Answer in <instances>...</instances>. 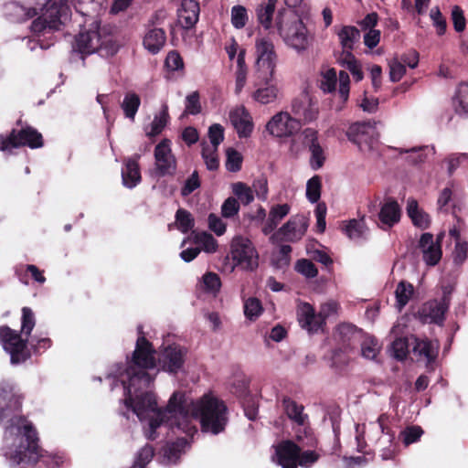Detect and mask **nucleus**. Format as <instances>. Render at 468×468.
I'll use <instances>...</instances> for the list:
<instances>
[{
    "instance_id": "7c9ffc66",
    "label": "nucleus",
    "mask_w": 468,
    "mask_h": 468,
    "mask_svg": "<svg viewBox=\"0 0 468 468\" xmlns=\"http://www.w3.org/2000/svg\"><path fill=\"white\" fill-rule=\"evenodd\" d=\"M166 41L165 31L159 27L149 29L144 37V48L152 54H157Z\"/></svg>"
},
{
    "instance_id": "79ce46f5",
    "label": "nucleus",
    "mask_w": 468,
    "mask_h": 468,
    "mask_svg": "<svg viewBox=\"0 0 468 468\" xmlns=\"http://www.w3.org/2000/svg\"><path fill=\"white\" fill-rule=\"evenodd\" d=\"M414 292L413 285L406 281H401L397 285L395 291V296L397 301V306L401 310L410 300Z\"/></svg>"
},
{
    "instance_id": "680f3d73",
    "label": "nucleus",
    "mask_w": 468,
    "mask_h": 468,
    "mask_svg": "<svg viewBox=\"0 0 468 468\" xmlns=\"http://www.w3.org/2000/svg\"><path fill=\"white\" fill-rule=\"evenodd\" d=\"M217 151L218 150H215V148H210L209 146H204L202 148V157L206 163L207 168L210 171L217 170L219 165Z\"/></svg>"
},
{
    "instance_id": "473e14b6",
    "label": "nucleus",
    "mask_w": 468,
    "mask_h": 468,
    "mask_svg": "<svg viewBox=\"0 0 468 468\" xmlns=\"http://www.w3.org/2000/svg\"><path fill=\"white\" fill-rule=\"evenodd\" d=\"M290 206L288 204L275 205L271 207L269 217L262 228L265 235L271 234L279 225V223L289 214Z\"/></svg>"
},
{
    "instance_id": "13d9d810",
    "label": "nucleus",
    "mask_w": 468,
    "mask_h": 468,
    "mask_svg": "<svg viewBox=\"0 0 468 468\" xmlns=\"http://www.w3.org/2000/svg\"><path fill=\"white\" fill-rule=\"evenodd\" d=\"M456 97L459 102L456 112L468 114V81L459 84Z\"/></svg>"
},
{
    "instance_id": "ea45409f",
    "label": "nucleus",
    "mask_w": 468,
    "mask_h": 468,
    "mask_svg": "<svg viewBox=\"0 0 468 468\" xmlns=\"http://www.w3.org/2000/svg\"><path fill=\"white\" fill-rule=\"evenodd\" d=\"M141 105V99L135 92H127L121 107L126 118L134 120L135 114Z\"/></svg>"
},
{
    "instance_id": "0e129e2a",
    "label": "nucleus",
    "mask_w": 468,
    "mask_h": 468,
    "mask_svg": "<svg viewBox=\"0 0 468 468\" xmlns=\"http://www.w3.org/2000/svg\"><path fill=\"white\" fill-rule=\"evenodd\" d=\"M239 202L233 197H228L221 206V214L226 218H230L239 211Z\"/></svg>"
},
{
    "instance_id": "9b49d317",
    "label": "nucleus",
    "mask_w": 468,
    "mask_h": 468,
    "mask_svg": "<svg viewBox=\"0 0 468 468\" xmlns=\"http://www.w3.org/2000/svg\"><path fill=\"white\" fill-rule=\"evenodd\" d=\"M43 145L44 139L42 134L31 126L24 127L19 131L13 130L5 139H2V151L20 146L37 149Z\"/></svg>"
},
{
    "instance_id": "774afa93",
    "label": "nucleus",
    "mask_w": 468,
    "mask_h": 468,
    "mask_svg": "<svg viewBox=\"0 0 468 468\" xmlns=\"http://www.w3.org/2000/svg\"><path fill=\"white\" fill-rule=\"evenodd\" d=\"M208 138L215 150L224 140V128L219 123H214L208 128Z\"/></svg>"
},
{
    "instance_id": "c85d7f7f",
    "label": "nucleus",
    "mask_w": 468,
    "mask_h": 468,
    "mask_svg": "<svg viewBox=\"0 0 468 468\" xmlns=\"http://www.w3.org/2000/svg\"><path fill=\"white\" fill-rule=\"evenodd\" d=\"M23 397L16 390L15 387L5 384L2 386V401H5V408L2 407V420L8 416L7 411L20 412Z\"/></svg>"
},
{
    "instance_id": "a878e982",
    "label": "nucleus",
    "mask_w": 468,
    "mask_h": 468,
    "mask_svg": "<svg viewBox=\"0 0 468 468\" xmlns=\"http://www.w3.org/2000/svg\"><path fill=\"white\" fill-rule=\"evenodd\" d=\"M140 157V154H136L124 161V166L122 169V181L127 188H133L142 181Z\"/></svg>"
},
{
    "instance_id": "8fccbe9b",
    "label": "nucleus",
    "mask_w": 468,
    "mask_h": 468,
    "mask_svg": "<svg viewBox=\"0 0 468 468\" xmlns=\"http://www.w3.org/2000/svg\"><path fill=\"white\" fill-rule=\"evenodd\" d=\"M201 111L200 95L197 90H195L186 97L184 115H197Z\"/></svg>"
},
{
    "instance_id": "393cba45",
    "label": "nucleus",
    "mask_w": 468,
    "mask_h": 468,
    "mask_svg": "<svg viewBox=\"0 0 468 468\" xmlns=\"http://www.w3.org/2000/svg\"><path fill=\"white\" fill-rule=\"evenodd\" d=\"M401 217V209L398 201L392 197H388L382 204L378 212V219L383 225V229H388L399 222Z\"/></svg>"
},
{
    "instance_id": "338daca9",
    "label": "nucleus",
    "mask_w": 468,
    "mask_h": 468,
    "mask_svg": "<svg viewBox=\"0 0 468 468\" xmlns=\"http://www.w3.org/2000/svg\"><path fill=\"white\" fill-rule=\"evenodd\" d=\"M352 352V350H345L343 347L337 346L332 355V366L336 368H341L346 366L349 363V356L348 353Z\"/></svg>"
},
{
    "instance_id": "5701e85b",
    "label": "nucleus",
    "mask_w": 468,
    "mask_h": 468,
    "mask_svg": "<svg viewBox=\"0 0 468 468\" xmlns=\"http://www.w3.org/2000/svg\"><path fill=\"white\" fill-rule=\"evenodd\" d=\"M296 315L299 324L303 329L309 333H317L323 331V324L318 320V313L315 312L314 306L309 303H301L296 310Z\"/></svg>"
},
{
    "instance_id": "ddd939ff",
    "label": "nucleus",
    "mask_w": 468,
    "mask_h": 468,
    "mask_svg": "<svg viewBox=\"0 0 468 468\" xmlns=\"http://www.w3.org/2000/svg\"><path fill=\"white\" fill-rule=\"evenodd\" d=\"M186 349L173 344L165 347L158 356L160 368L170 374L178 373L185 364Z\"/></svg>"
},
{
    "instance_id": "c756f323",
    "label": "nucleus",
    "mask_w": 468,
    "mask_h": 468,
    "mask_svg": "<svg viewBox=\"0 0 468 468\" xmlns=\"http://www.w3.org/2000/svg\"><path fill=\"white\" fill-rule=\"evenodd\" d=\"M342 47L341 53H353L356 43L359 42L360 30L354 26H343L336 33Z\"/></svg>"
},
{
    "instance_id": "b1692460",
    "label": "nucleus",
    "mask_w": 468,
    "mask_h": 468,
    "mask_svg": "<svg viewBox=\"0 0 468 468\" xmlns=\"http://www.w3.org/2000/svg\"><path fill=\"white\" fill-rule=\"evenodd\" d=\"M229 120L239 138H248L253 131V122L245 107L236 108L229 112Z\"/></svg>"
},
{
    "instance_id": "69168bd1",
    "label": "nucleus",
    "mask_w": 468,
    "mask_h": 468,
    "mask_svg": "<svg viewBox=\"0 0 468 468\" xmlns=\"http://www.w3.org/2000/svg\"><path fill=\"white\" fill-rule=\"evenodd\" d=\"M423 434V430L420 426L407 427L400 435L403 437V443L408 446L420 440Z\"/></svg>"
},
{
    "instance_id": "1a4fd4ad",
    "label": "nucleus",
    "mask_w": 468,
    "mask_h": 468,
    "mask_svg": "<svg viewBox=\"0 0 468 468\" xmlns=\"http://www.w3.org/2000/svg\"><path fill=\"white\" fill-rule=\"evenodd\" d=\"M28 338L23 339L21 335L2 325V343L4 349L10 355V361L13 365L26 362L31 356L27 347Z\"/></svg>"
},
{
    "instance_id": "c9c22d12",
    "label": "nucleus",
    "mask_w": 468,
    "mask_h": 468,
    "mask_svg": "<svg viewBox=\"0 0 468 468\" xmlns=\"http://www.w3.org/2000/svg\"><path fill=\"white\" fill-rule=\"evenodd\" d=\"M440 345L438 341L430 339H417L413 347L415 353L423 356L429 363L434 362L438 356Z\"/></svg>"
},
{
    "instance_id": "6e6d98bb",
    "label": "nucleus",
    "mask_w": 468,
    "mask_h": 468,
    "mask_svg": "<svg viewBox=\"0 0 468 468\" xmlns=\"http://www.w3.org/2000/svg\"><path fill=\"white\" fill-rule=\"evenodd\" d=\"M295 271L305 276L308 279H312L317 276L318 270L312 261L307 259L298 260L294 266Z\"/></svg>"
},
{
    "instance_id": "e433bc0d",
    "label": "nucleus",
    "mask_w": 468,
    "mask_h": 468,
    "mask_svg": "<svg viewBox=\"0 0 468 468\" xmlns=\"http://www.w3.org/2000/svg\"><path fill=\"white\" fill-rule=\"evenodd\" d=\"M282 407L288 418L293 420L298 425H303L307 415L303 413V407L299 405L289 397H284L282 399Z\"/></svg>"
},
{
    "instance_id": "20e7f679",
    "label": "nucleus",
    "mask_w": 468,
    "mask_h": 468,
    "mask_svg": "<svg viewBox=\"0 0 468 468\" xmlns=\"http://www.w3.org/2000/svg\"><path fill=\"white\" fill-rule=\"evenodd\" d=\"M195 415L199 418L201 430L218 434L224 431L228 423V408L223 400L204 395L195 408Z\"/></svg>"
},
{
    "instance_id": "f257e3e1",
    "label": "nucleus",
    "mask_w": 468,
    "mask_h": 468,
    "mask_svg": "<svg viewBox=\"0 0 468 468\" xmlns=\"http://www.w3.org/2000/svg\"><path fill=\"white\" fill-rule=\"evenodd\" d=\"M16 435L19 437V445L10 454V459L19 464L21 463L35 465L38 462L43 463L47 468L58 466L62 458L48 453L39 445L38 433L26 417L14 415L8 420V425L5 430V436Z\"/></svg>"
},
{
    "instance_id": "7ed1b4c3",
    "label": "nucleus",
    "mask_w": 468,
    "mask_h": 468,
    "mask_svg": "<svg viewBox=\"0 0 468 468\" xmlns=\"http://www.w3.org/2000/svg\"><path fill=\"white\" fill-rule=\"evenodd\" d=\"M74 48L84 55L98 53L101 58H110L118 52L119 44L110 27L101 26L95 20L89 28H82L76 36Z\"/></svg>"
},
{
    "instance_id": "2f4dec72",
    "label": "nucleus",
    "mask_w": 468,
    "mask_h": 468,
    "mask_svg": "<svg viewBox=\"0 0 468 468\" xmlns=\"http://www.w3.org/2000/svg\"><path fill=\"white\" fill-rule=\"evenodd\" d=\"M407 214L415 227L420 229H426L430 228L431 222V217L422 208L419 207L417 200H408Z\"/></svg>"
},
{
    "instance_id": "412c9836",
    "label": "nucleus",
    "mask_w": 468,
    "mask_h": 468,
    "mask_svg": "<svg viewBox=\"0 0 468 468\" xmlns=\"http://www.w3.org/2000/svg\"><path fill=\"white\" fill-rule=\"evenodd\" d=\"M300 451L301 447L292 441H282L275 446L277 463L282 468H297V458Z\"/></svg>"
},
{
    "instance_id": "052dcab7",
    "label": "nucleus",
    "mask_w": 468,
    "mask_h": 468,
    "mask_svg": "<svg viewBox=\"0 0 468 468\" xmlns=\"http://www.w3.org/2000/svg\"><path fill=\"white\" fill-rule=\"evenodd\" d=\"M430 17L432 21V25L436 27L437 34L439 36L444 35L447 29V22L439 6L431 8Z\"/></svg>"
},
{
    "instance_id": "864d4df0",
    "label": "nucleus",
    "mask_w": 468,
    "mask_h": 468,
    "mask_svg": "<svg viewBox=\"0 0 468 468\" xmlns=\"http://www.w3.org/2000/svg\"><path fill=\"white\" fill-rule=\"evenodd\" d=\"M248 19L249 16L245 6L238 5L231 8V23L235 28H243Z\"/></svg>"
},
{
    "instance_id": "f704fd0d",
    "label": "nucleus",
    "mask_w": 468,
    "mask_h": 468,
    "mask_svg": "<svg viewBox=\"0 0 468 468\" xmlns=\"http://www.w3.org/2000/svg\"><path fill=\"white\" fill-rule=\"evenodd\" d=\"M277 3L278 0H267L261 3L256 8L257 20L266 30L271 28Z\"/></svg>"
},
{
    "instance_id": "423d86ee",
    "label": "nucleus",
    "mask_w": 468,
    "mask_h": 468,
    "mask_svg": "<svg viewBox=\"0 0 468 468\" xmlns=\"http://www.w3.org/2000/svg\"><path fill=\"white\" fill-rule=\"evenodd\" d=\"M69 6L48 0L42 8L41 15L32 22L31 30L36 34L58 31L69 17Z\"/></svg>"
},
{
    "instance_id": "4be33fe9",
    "label": "nucleus",
    "mask_w": 468,
    "mask_h": 468,
    "mask_svg": "<svg viewBox=\"0 0 468 468\" xmlns=\"http://www.w3.org/2000/svg\"><path fill=\"white\" fill-rule=\"evenodd\" d=\"M200 7L196 0H182L177 9V23L186 30L195 27L199 19Z\"/></svg>"
},
{
    "instance_id": "aec40b11",
    "label": "nucleus",
    "mask_w": 468,
    "mask_h": 468,
    "mask_svg": "<svg viewBox=\"0 0 468 468\" xmlns=\"http://www.w3.org/2000/svg\"><path fill=\"white\" fill-rule=\"evenodd\" d=\"M303 144L308 148L311 153L310 166L314 170L320 169L325 162V154L319 144L318 133L312 128H306L303 132Z\"/></svg>"
},
{
    "instance_id": "f03ea898",
    "label": "nucleus",
    "mask_w": 468,
    "mask_h": 468,
    "mask_svg": "<svg viewBox=\"0 0 468 468\" xmlns=\"http://www.w3.org/2000/svg\"><path fill=\"white\" fill-rule=\"evenodd\" d=\"M136 340L135 349L127 361L125 375L129 379L130 389L134 388H149L154 381L155 375H151L149 370L155 369L157 362L154 357L155 350L153 344L143 335Z\"/></svg>"
},
{
    "instance_id": "de8ad7c7",
    "label": "nucleus",
    "mask_w": 468,
    "mask_h": 468,
    "mask_svg": "<svg viewBox=\"0 0 468 468\" xmlns=\"http://www.w3.org/2000/svg\"><path fill=\"white\" fill-rule=\"evenodd\" d=\"M176 221L178 225V229L182 233H187L194 228L195 220L189 211L184 208H179L176 212Z\"/></svg>"
},
{
    "instance_id": "72a5a7b5",
    "label": "nucleus",
    "mask_w": 468,
    "mask_h": 468,
    "mask_svg": "<svg viewBox=\"0 0 468 468\" xmlns=\"http://www.w3.org/2000/svg\"><path fill=\"white\" fill-rule=\"evenodd\" d=\"M338 64L350 71L355 81L359 82L364 79V73L360 61L353 53H340L337 58Z\"/></svg>"
},
{
    "instance_id": "6ab92c4d",
    "label": "nucleus",
    "mask_w": 468,
    "mask_h": 468,
    "mask_svg": "<svg viewBox=\"0 0 468 468\" xmlns=\"http://www.w3.org/2000/svg\"><path fill=\"white\" fill-rule=\"evenodd\" d=\"M364 332L356 325L349 323H342L336 327L335 338L338 346L345 350H355L361 339Z\"/></svg>"
},
{
    "instance_id": "37998d69",
    "label": "nucleus",
    "mask_w": 468,
    "mask_h": 468,
    "mask_svg": "<svg viewBox=\"0 0 468 468\" xmlns=\"http://www.w3.org/2000/svg\"><path fill=\"white\" fill-rule=\"evenodd\" d=\"M232 192L239 202L244 206L250 205L254 200L252 189L243 182L232 184Z\"/></svg>"
},
{
    "instance_id": "bb28decb",
    "label": "nucleus",
    "mask_w": 468,
    "mask_h": 468,
    "mask_svg": "<svg viewBox=\"0 0 468 468\" xmlns=\"http://www.w3.org/2000/svg\"><path fill=\"white\" fill-rule=\"evenodd\" d=\"M256 79L255 86L258 88L253 92L252 98L261 104L274 101L278 95V88L273 83V77L270 80H264L256 76Z\"/></svg>"
},
{
    "instance_id": "0eeeda50",
    "label": "nucleus",
    "mask_w": 468,
    "mask_h": 468,
    "mask_svg": "<svg viewBox=\"0 0 468 468\" xmlns=\"http://www.w3.org/2000/svg\"><path fill=\"white\" fill-rule=\"evenodd\" d=\"M256 48V76L264 80L274 77L278 56L273 42L267 38H257Z\"/></svg>"
},
{
    "instance_id": "39448f33",
    "label": "nucleus",
    "mask_w": 468,
    "mask_h": 468,
    "mask_svg": "<svg viewBox=\"0 0 468 468\" xmlns=\"http://www.w3.org/2000/svg\"><path fill=\"white\" fill-rule=\"evenodd\" d=\"M284 10H279L275 18V27L279 35L284 42L294 48L297 52L307 50L314 42V36L311 35L300 18H295L290 23L283 22Z\"/></svg>"
},
{
    "instance_id": "a19ab883",
    "label": "nucleus",
    "mask_w": 468,
    "mask_h": 468,
    "mask_svg": "<svg viewBox=\"0 0 468 468\" xmlns=\"http://www.w3.org/2000/svg\"><path fill=\"white\" fill-rule=\"evenodd\" d=\"M169 118L168 106L165 104L162 107L160 114L154 116L151 123V130L147 132L146 135L150 138L159 135L167 125Z\"/></svg>"
},
{
    "instance_id": "cd10ccee",
    "label": "nucleus",
    "mask_w": 468,
    "mask_h": 468,
    "mask_svg": "<svg viewBox=\"0 0 468 468\" xmlns=\"http://www.w3.org/2000/svg\"><path fill=\"white\" fill-rule=\"evenodd\" d=\"M166 410L171 414H178L182 417L183 422L177 424L178 429L185 430V428H187L191 430V428H188L189 410L183 394L173 393L168 400ZM192 429L195 431H197L195 427H192Z\"/></svg>"
},
{
    "instance_id": "a211bd4d",
    "label": "nucleus",
    "mask_w": 468,
    "mask_h": 468,
    "mask_svg": "<svg viewBox=\"0 0 468 468\" xmlns=\"http://www.w3.org/2000/svg\"><path fill=\"white\" fill-rule=\"evenodd\" d=\"M451 290L443 289L442 296L440 300H432L426 303L422 308L424 315L430 318V322L438 325H442L451 303Z\"/></svg>"
},
{
    "instance_id": "9d476101",
    "label": "nucleus",
    "mask_w": 468,
    "mask_h": 468,
    "mask_svg": "<svg viewBox=\"0 0 468 468\" xmlns=\"http://www.w3.org/2000/svg\"><path fill=\"white\" fill-rule=\"evenodd\" d=\"M230 253L236 265L243 270L253 271L259 265L258 252L248 238L235 237L231 241Z\"/></svg>"
},
{
    "instance_id": "dca6fc26",
    "label": "nucleus",
    "mask_w": 468,
    "mask_h": 468,
    "mask_svg": "<svg viewBox=\"0 0 468 468\" xmlns=\"http://www.w3.org/2000/svg\"><path fill=\"white\" fill-rule=\"evenodd\" d=\"M171 141L163 139L154 148V159L157 173L160 176H172L176 170V160L172 154Z\"/></svg>"
},
{
    "instance_id": "58836bf2",
    "label": "nucleus",
    "mask_w": 468,
    "mask_h": 468,
    "mask_svg": "<svg viewBox=\"0 0 468 468\" xmlns=\"http://www.w3.org/2000/svg\"><path fill=\"white\" fill-rule=\"evenodd\" d=\"M3 12L5 16L12 22H24L30 17L26 8L16 2L5 3Z\"/></svg>"
},
{
    "instance_id": "e2e57ef3",
    "label": "nucleus",
    "mask_w": 468,
    "mask_h": 468,
    "mask_svg": "<svg viewBox=\"0 0 468 468\" xmlns=\"http://www.w3.org/2000/svg\"><path fill=\"white\" fill-rule=\"evenodd\" d=\"M35 326V317L32 310L29 307L22 309V325L21 332L24 333L28 338Z\"/></svg>"
},
{
    "instance_id": "4d7b16f0",
    "label": "nucleus",
    "mask_w": 468,
    "mask_h": 468,
    "mask_svg": "<svg viewBox=\"0 0 468 468\" xmlns=\"http://www.w3.org/2000/svg\"><path fill=\"white\" fill-rule=\"evenodd\" d=\"M242 155L235 149L227 150L226 168L229 172H239L242 165Z\"/></svg>"
},
{
    "instance_id": "2eb2a0df",
    "label": "nucleus",
    "mask_w": 468,
    "mask_h": 468,
    "mask_svg": "<svg viewBox=\"0 0 468 468\" xmlns=\"http://www.w3.org/2000/svg\"><path fill=\"white\" fill-rule=\"evenodd\" d=\"M308 226V218L305 216L296 215L283 224L272 238L281 237L280 239L282 241L297 242L304 236Z\"/></svg>"
},
{
    "instance_id": "4c0bfd02",
    "label": "nucleus",
    "mask_w": 468,
    "mask_h": 468,
    "mask_svg": "<svg viewBox=\"0 0 468 468\" xmlns=\"http://www.w3.org/2000/svg\"><path fill=\"white\" fill-rule=\"evenodd\" d=\"M358 346H361V356L370 360L376 359L381 349V346L375 336L365 334Z\"/></svg>"
},
{
    "instance_id": "603ef678",
    "label": "nucleus",
    "mask_w": 468,
    "mask_h": 468,
    "mask_svg": "<svg viewBox=\"0 0 468 468\" xmlns=\"http://www.w3.org/2000/svg\"><path fill=\"white\" fill-rule=\"evenodd\" d=\"M337 82V73L335 69L331 68L322 73L320 88L324 92H332L335 90Z\"/></svg>"
},
{
    "instance_id": "09e8293b",
    "label": "nucleus",
    "mask_w": 468,
    "mask_h": 468,
    "mask_svg": "<svg viewBox=\"0 0 468 468\" xmlns=\"http://www.w3.org/2000/svg\"><path fill=\"white\" fill-rule=\"evenodd\" d=\"M154 455V447L146 444L137 452L133 464L130 468H145Z\"/></svg>"
},
{
    "instance_id": "f3484780",
    "label": "nucleus",
    "mask_w": 468,
    "mask_h": 468,
    "mask_svg": "<svg viewBox=\"0 0 468 468\" xmlns=\"http://www.w3.org/2000/svg\"><path fill=\"white\" fill-rule=\"evenodd\" d=\"M418 249L422 253L424 262L429 266H435L439 263L442 256L441 238L438 236L434 241L433 235L429 232L422 233L419 242Z\"/></svg>"
},
{
    "instance_id": "3c124183",
    "label": "nucleus",
    "mask_w": 468,
    "mask_h": 468,
    "mask_svg": "<svg viewBox=\"0 0 468 468\" xmlns=\"http://www.w3.org/2000/svg\"><path fill=\"white\" fill-rule=\"evenodd\" d=\"M261 302L254 297L249 298L244 303V314L250 321H255L262 313Z\"/></svg>"
},
{
    "instance_id": "6e6552de",
    "label": "nucleus",
    "mask_w": 468,
    "mask_h": 468,
    "mask_svg": "<svg viewBox=\"0 0 468 468\" xmlns=\"http://www.w3.org/2000/svg\"><path fill=\"white\" fill-rule=\"evenodd\" d=\"M125 389V399L124 404L128 409L132 410L141 419L148 412H155L158 410L157 400L154 393L152 391H144L137 394L145 388H133L130 389L129 379L123 380Z\"/></svg>"
},
{
    "instance_id": "f8f14e48",
    "label": "nucleus",
    "mask_w": 468,
    "mask_h": 468,
    "mask_svg": "<svg viewBox=\"0 0 468 468\" xmlns=\"http://www.w3.org/2000/svg\"><path fill=\"white\" fill-rule=\"evenodd\" d=\"M346 136L361 150L364 147L371 148L378 137L376 122L370 121L355 122L347 129Z\"/></svg>"
},
{
    "instance_id": "a18cd8bd",
    "label": "nucleus",
    "mask_w": 468,
    "mask_h": 468,
    "mask_svg": "<svg viewBox=\"0 0 468 468\" xmlns=\"http://www.w3.org/2000/svg\"><path fill=\"white\" fill-rule=\"evenodd\" d=\"M322 178L315 175L311 177L306 184V198L311 203H317L321 197Z\"/></svg>"
},
{
    "instance_id": "c03bdc74",
    "label": "nucleus",
    "mask_w": 468,
    "mask_h": 468,
    "mask_svg": "<svg viewBox=\"0 0 468 468\" xmlns=\"http://www.w3.org/2000/svg\"><path fill=\"white\" fill-rule=\"evenodd\" d=\"M344 233L351 239L362 237L365 231V221L361 219H351L348 222H344L342 226Z\"/></svg>"
},
{
    "instance_id": "5fc2aeb1",
    "label": "nucleus",
    "mask_w": 468,
    "mask_h": 468,
    "mask_svg": "<svg viewBox=\"0 0 468 468\" xmlns=\"http://www.w3.org/2000/svg\"><path fill=\"white\" fill-rule=\"evenodd\" d=\"M186 443V439H177L176 441L172 442L166 447L165 450V456L168 459V461L176 463L179 459L180 454Z\"/></svg>"
},
{
    "instance_id": "bf43d9fd",
    "label": "nucleus",
    "mask_w": 468,
    "mask_h": 468,
    "mask_svg": "<svg viewBox=\"0 0 468 468\" xmlns=\"http://www.w3.org/2000/svg\"><path fill=\"white\" fill-rule=\"evenodd\" d=\"M394 357L399 361L404 360L409 354V342L406 337H398L392 342Z\"/></svg>"
},
{
    "instance_id": "4468645a",
    "label": "nucleus",
    "mask_w": 468,
    "mask_h": 468,
    "mask_svg": "<svg viewBox=\"0 0 468 468\" xmlns=\"http://www.w3.org/2000/svg\"><path fill=\"white\" fill-rule=\"evenodd\" d=\"M302 124L287 112L276 113L266 124V130L275 137L291 136L301 129Z\"/></svg>"
},
{
    "instance_id": "49530a36",
    "label": "nucleus",
    "mask_w": 468,
    "mask_h": 468,
    "mask_svg": "<svg viewBox=\"0 0 468 468\" xmlns=\"http://www.w3.org/2000/svg\"><path fill=\"white\" fill-rule=\"evenodd\" d=\"M194 241L195 243L201 245L202 250L207 253H214L217 251L218 241L210 233L207 231L196 233Z\"/></svg>"
}]
</instances>
